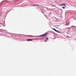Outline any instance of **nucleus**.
<instances>
[{"instance_id":"20e7f679","label":"nucleus","mask_w":76,"mask_h":76,"mask_svg":"<svg viewBox=\"0 0 76 76\" xmlns=\"http://www.w3.org/2000/svg\"><path fill=\"white\" fill-rule=\"evenodd\" d=\"M27 41H32V39H27Z\"/></svg>"},{"instance_id":"1a4fd4ad","label":"nucleus","mask_w":76,"mask_h":76,"mask_svg":"<svg viewBox=\"0 0 76 76\" xmlns=\"http://www.w3.org/2000/svg\"><path fill=\"white\" fill-rule=\"evenodd\" d=\"M43 14H44V12H43Z\"/></svg>"},{"instance_id":"f03ea898","label":"nucleus","mask_w":76,"mask_h":76,"mask_svg":"<svg viewBox=\"0 0 76 76\" xmlns=\"http://www.w3.org/2000/svg\"><path fill=\"white\" fill-rule=\"evenodd\" d=\"M59 6H64L65 7H66V4L65 3H63L62 4H59Z\"/></svg>"},{"instance_id":"6e6552de","label":"nucleus","mask_w":76,"mask_h":76,"mask_svg":"<svg viewBox=\"0 0 76 76\" xmlns=\"http://www.w3.org/2000/svg\"><path fill=\"white\" fill-rule=\"evenodd\" d=\"M62 8H63L64 9H65V8H66V7H62Z\"/></svg>"},{"instance_id":"0eeeda50","label":"nucleus","mask_w":76,"mask_h":76,"mask_svg":"<svg viewBox=\"0 0 76 76\" xmlns=\"http://www.w3.org/2000/svg\"><path fill=\"white\" fill-rule=\"evenodd\" d=\"M53 29L55 31H56V32H58V31L56 30L55 28H53Z\"/></svg>"},{"instance_id":"7ed1b4c3","label":"nucleus","mask_w":76,"mask_h":76,"mask_svg":"<svg viewBox=\"0 0 76 76\" xmlns=\"http://www.w3.org/2000/svg\"><path fill=\"white\" fill-rule=\"evenodd\" d=\"M29 37H37V36H32V35H29Z\"/></svg>"},{"instance_id":"f257e3e1","label":"nucleus","mask_w":76,"mask_h":76,"mask_svg":"<svg viewBox=\"0 0 76 76\" xmlns=\"http://www.w3.org/2000/svg\"><path fill=\"white\" fill-rule=\"evenodd\" d=\"M47 35V33H46L43 34L40 36V37H45Z\"/></svg>"},{"instance_id":"423d86ee","label":"nucleus","mask_w":76,"mask_h":76,"mask_svg":"<svg viewBox=\"0 0 76 76\" xmlns=\"http://www.w3.org/2000/svg\"><path fill=\"white\" fill-rule=\"evenodd\" d=\"M48 38H47L45 40L44 42H47V41L48 40Z\"/></svg>"},{"instance_id":"39448f33","label":"nucleus","mask_w":76,"mask_h":76,"mask_svg":"<svg viewBox=\"0 0 76 76\" xmlns=\"http://www.w3.org/2000/svg\"><path fill=\"white\" fill-rule=\"evenodd\" d=\"M34 6H39V7H41V5H34Z\"/></svg>"}]
</instances>
